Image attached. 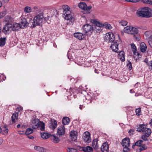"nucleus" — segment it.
Returning <instances> with one entry per match:
<instances>
[{"label": "nucleus", "mask_w": 152, "mask_h": 152, "mask_svg": "<svg viewBox=\"0 0 152 152\" xmlns=\"http://www.w3.org/2000/svg\"><path fill=\"white\" fill-rule=\"evenodd\" d=\"M83 138L84 140L87 143H89L90 142L91 140L90 133L88 132H85Z\"/></svg>", "instance_id": "2eb2a0df"}, {"label": "nucleus", "mask_w": 152, "mask_h": 152, "mask_svg": "<svg viewBox=\"0 0 152 152\" xmlns=\"http://www.w3.org/2000/svg\"><path fill=\"white\" fill-rule=\"evenodd\" d=\"M43 13L42 12L37 14L33 19H30L29 20V26L31 27L34 28L37 26H41L44 20Z\"/></svg>", "instance_id": "f257e3e1"}, {"label": "nucleus", "mask_w": 152, "mask_h": 152, "mask_svg": "<svg viewBox=\"0 0 152 152\" xmlns=\"http://www.w3.org/2000/svg\"><path fill=\"white\" fill-rule=\"evenodd\" d=\"M12 25L9 23H7L4 26L2 31L5 34L9 33L12 31H13Z\"/></svg>", "instance_id": "0eeeda50"}, {"label": "nucleus", "mask_w": 152, "mask_h": 152, "mask_svg": "<svg viewBox=\"0 0 152 152\" xmlns=\"http://www.w3.org/2000/svg\"><path fill=\"white\" fill-rule=\"evenodd\" d=\"M143 142V141L142 140H139L135 143V145L137 146H141Z\"/></svg>", "instance_id": "37998d69"}, {"label": "nucleus", "mask_w": 152, "mask_h": 152, "mask_svg": "<svg viewBox=\"0 0 152 152\" xmlns=\"http://www.w3.org/2000/svg\"><path fill=\"white\" fill-rule=\"evenodd\" d=\"M70 136L72 141H75L77 138V135L75 131H72L70 133Z\"/></svg>", "instance_id": "aec40b11"}, {"label": "nucleus", "mask_w": 152, "mask_h": 152, "mask_svg": "<svg viewBox=\"0 0 152 152\" xmlns=\"http://www.w3.org/2000/svg\"><path fill=\"white\" fill-rule=\"evenodd\" d=\"M147 148L148 147L147 146L144 144L142 145L137 148L136 151V152H141L144 150L147 149Z\"/></svg>", "instance_id": "6ab92c4d"}, {"label": "nucleus", "mask_w": 152, "mask_h": 152, "mask_svg": "<svg viewBox=\"0 0 152 152\" xmlns=\"http://www.w3.org/2000/svg\"><path fill=\"white\" fill-rule=\"evenodd\" d=\"M120 23L122 26H124L127 25V22L126 20H122L120 22Z\"/></svg>", "instance_id": "a18cd8bd"}, {"label": "nucleus", "mask_w": 152, "mask_h": 152, "mask_svg": "<svg viewBox=\"0 0 152 152\" xmlns=\"http://www.w3.org/2000/svg\"><path fill=\"white\" fill-rule=\"evenodd\" d=\"M124 32L131 34H133L134 37L137 40H139L140 39L139 37H137L135 34H137L138 31V30L136 28L132 26H127L124 28Z\"/></svg>", "instance_id": "7ed1b4c3"}, {"label": "nucleus", "mask_w": 152, "mask_h": 152, "mask_svg": "<svg viewBox=\"0 0 152 152\" xmlns=\"http://www.w3.org/2000/svg\"><path fill=\"white\" fill-rule=\"evenodd\" d=\"M135 112L136 115L138 116H140L141 114V108H137Z\"/></svg>", "instance_id": "ea45409f"}, {"label": "nucleus", "mask_w": 152, "mask_h": 152, "mask_svg": "<svg viewBox=\"0 0 152 152\" xmlns=\"http://www.w3.org/2000/svg\"><path fill=\"white\" fill-rule=\"evenodd\" d=\"M18 113H14L13 114L12 117V118H13L15 119H17L18 118Z\"/></svg>", "instance_id": "8fccbe9b"}, {"label": "nucleus", "mask_w": 152, "mask_h": 152, "mask_svg": "<svg viewBox=\"0 0 152 152\" xmlns=\"http://www.w3.org/2000/svg\"><path fill=\"white\" fill-rule=\"evenodd\" d=\"M118 58L120 59L121 61L123 62L125 60L124 53L123 51H120L118 55Z\"/></svg>", "instance_id": "b1692460"}, {"label": "nucleus", "mask_w": 152, "mask_h": 152, "mask_svg": "<svg viewBox=\"0 0 152 152\" xmlns=\"http://www.w3.org/2000/svg\"><path fill=\"white\" fill-rule=\"evenodd\" d=\"M24 11L25 12L30 13L31 12V9L30 7L26 6L24 8Z\"/></svg>", "instance_id": "72a5a7b5"}, {"label": "nucleus", "mask_w": 152, "mask_h": 152, "mask_svg": "<svg viewBox=\"0 0 152 152\" xmlns=\"http://www.w3.org/2000/svg\"><path fill=\"white\" fill-rule=\"evenodd\" d=\"M149 137V136H146V135L144 134L142 136V139L145 141H148V137Z\"/></svg>", "instance_id": "09e8293b"}, {"label": "nucleus", "mask_w": 152, "mask_h": 152, "mask_svg": "<svg viewBox=\"0 0 152 152\" xmlns=\"http://www.w3.org/2000/svg\"><path fill=\"white\" fill-rule=\"evenodd\" d=\"M34 11L36 12L37 14H39V13L41 12H42L40 8L38 7L35 6L34 7Z\"/></svg>", "instance_id": "4c0bfd02"}, {"label": "nucleus", "mask_w": 152, "mask_h": 152, "mask_svg": "<svg viewBox=\"0 0 152 152\" xmlns=\"http://www.w3.org/2000/svg\"><path fill=\"white\" fill-rule=\"evenodd\" d=\"M145 35L146 37L147 38H150L151 36V35L150 34V32L149 31H146L145 32Z\"/></svg>", "instance_id": "de8ad7c7"}, {"label": "nucleus", "mask_w": 152, "mask_h": 152, "mask_svg": "<svg viewBox=\"0 0 152 152\" xmlns=\"http://www.w3.org/2000/svg\"><path fill=\"white\" fill-rule=\"evenodd\" d=\"M23 109V108L21 106L18 107L17 108V110L18 112H20Z\"/></svg>", "instance_id": "6e6d98bb"}, {"label": "nucleus", "mask_w": 152, "mask_h": 152, "mask_svg": "<svg viewBox=\"0 0 152 152\" xmlns=\"http://www.w3.org/2000/svg\"><path fill=\"white\" fill-rule=\"evenodd\" d=\"M67 150L68 152H77L76 149L72 148H68Z\"/></svg>", "instance_id": "a19ab883"}, {"label": "nucleus", "mask_w": 152, "mask_h": 152, "mask_svg": "<svg viewBox=\"0 0 152 152\" xmlns=\"http://www.w3.org/2000/svg\"><path fill=\"white\" fill-rule=\"evenodd\" d=\"M50 127L51 129H55L57 126V122L56 121H52L49 124Z\"/></svg>", "instance_id": "7c9ffc66"}, {"label": "nucleus", "mask_w": 152, "mask_h": 152, "mask_svg": "<svg viewBox=\"0 0 152 152\" xmlns=\"http://www.w3.org/2000/svg\"><path fill=\"white\" fill-rule=\"evenodd\" d=\"M121 145L123 146H130V141L129 138L126 137L122 140V142Z\"/></svg>", "instance_id": "ddd939ff"}, {"label": "nucleus", "mask_w": 152, "mask_h": 152, "mask_svg": "<svg viewBox=\"0 0 152 152\" xmlns=\"http://www.w3.org/2000/svg\"><path fill=\"white\" fill-rule=\"evenodd\" d=\"M19 134H24V132L23 131H20L18 132Z\"/></svg>", "instance_id": "0e129e2a"}, {"label": "nucleus", "mask_w": 152, "mask_h": 152, "mask_svg": "<svg viewBox=\"0 0 152 152\" xmlns=\"http://www.w3.org/2000/svg\"><path fill=\"white\" fill-rule=\"evenodd\" d=\"M104 24V28L106 29H110L111 28V26L110 24L107 23H105Z\"/></svg>", "instance_id": "e433bc0d"}, {"label": "nucleus", "mask_w": 152, "mask_h": 152, "mask_svg": "<svg viewBox=\"0 0 152 152\" xmlns=\"http://www.w3.org/2000/svg\"><path fill=\"white\" fill-rule=\"evenodd\" d=\"M6 38H0V46L1 47L3 46L6 43Z\"/></svg>", "instance_id": "2f4dec72"}, {"label": "nucleus", "mask_w": 152, "mask_h": 152, "mask_svg": "<svg viewBox=\"0 0 152 152\" xmlns=\"http://www.w3.org/2000/svg\"><path fill=\"white\" fill-rule=\"evenodd\" d=\"M4 134H8V129L5 128V129L4 130Z\"/></svg>", "instance_id": "bf43d9fd"}, {"label": "nucleus", "mask_w": 152, "mask_h": 152, "mask_svg": "<svg viewBox=\"0 0 152 152\" xmlns=\"http://www.w3.org/2000/svg\"><path fill=\"white\" fill-rule=\"evenodd\" d=\"M152 10L145 7L139 9L137 12V16L143 18H148L152 17Z\"/></svg>", "instance_id": "f03ea898"}, {"label": "nucleus", "mask_w": 152, "mask_h": 152, "mask_svg": "<svg viewBox=\"0 0 152 152\" xmlns=\"http://www.w3.org/2000/svg\"><path fill=\"white\" fill-rule=\"evenodd\" d=\"M81 150L83 151L84 152H92L93 149L90 146H87L86 147H82L81 148Z\"/></svg>", "instance_id": "a211bd4d"}, {"label": "nucleus", "mask_w": 152, "mask_h": 152, "mask_svg": "<svg viewBox=\"0 0 152 152\" xmlns=\"http://www.w3.org/2000/svg\"><path fill=\"white\" fill-rule=\"evenodd\" d=\"M134 56L135 55H136V56L137 55V56H138V57H137V58L138 57V58H140L141 57V55H140V54L139 53L137 52V51L135 52L134 54Z\"/></svg>", "instance_id": "603ef678"}, {"label": "nucleus", "mask_w": 152, "mask_h": 152, "mask_svg": "<svg viewBox=\"0 0 152 152\" xmlns=\"http://www.w3.org/2000/svg\"><path fill=\"white\" fill-rule=\"evenodd\" d=\"M69 118L68 117H64L62 119V123L64 125H67L68 124L69 122Z\"/></svg>", "instance_id": "bb28decb"}, {"label": "nucleus", "mask_w": 152, "mask_h": 152, "mask_svg": "<svg viewBox=\"0 0 152 152\" xmlns=\"http://www.w3.org/2000/svg\"><path fill=\"white\" fill-rule=\"evenodd\" d=\"M148 43H149L151 47V48H152V41H149Z\"/></svg>", "instance_id": "69168bd1"}, {"label": "nucleus", "mask_w": 152, "mask_h": 152, "mask_svg": "<svg viewBox=\"0 0 152 152\" xmlns=\"http://www.w3.org/2000/svg\"><path fill=\"white\" fill-rule=\"evenodd\" d=\"M101 150L102 152H108L109 151V145L107 142L104 143L101 147Z\"/></svg>", "instance_id": "4468645a"}, {"label": "nucleus", "mask_w": 152, "mask_h": 152, "mask_svg": "<svg viewBox=\"0 0 152 152\" xmlns=\"http://www.w3.org/2000/svg\"><path fill=\"white\" fill-rule=\"evenodd\" d=\"M115 37L113 33H107L104 37V41L108 42H112L115 41Z\"/></svg>", "instance_id": "39448f33"}, {"label": "nucleus", "mask_w": 152, "mask_h": 152, "mask_svg": "<svg viewBox=\"0 0 152 152\" xmlns=\"http://www.w3.org/2000/svg\"><path fill=\"white\" fill-rule=\"evenodd\" d=\"M144 134L146 135V136H149L151 133V129L145 128V130H144Z\"/></svg>", "instance_id": "c85d7f7f"}, {"label": "nucleus", "mask_w": 152, "mask_h": 152, "mask_svg": "<svg viewBox=\"0 0 152 152\" xmlns=\"http://www.w3.org/2000/svg\"><path fill=\"white\" fill-rule=\"evenodd\" d=\"M128 62V63L127 64V66L128 67V68L130 70H131L132 69V64L131 63L130 61H129Z\"/></svg>", "instance_id": "49530a36"}, {"label": "nucleus", "mask_w": 152, "mask_h": 152, "mask_svg": "<svg viewBox=\"0 0 152 152\" xmlns=\"http://www.w3.org/2000/svg\"><path fill=\"white\" fill-rule=\"evenodd\" d=\"M94 71L97 74H98L99 73V72L96 69H95Z\"/></svg>", "instance_id": "774afa93"}, {"label": "nucleus", "mask_w": 152, "mask_h": 152, "mask_svg": "<svg viewBox=\"0 0 152 152\" xmlns=\"http://www.w3.org/2000/svg\"><path fill=\"white\" fill-rule=\"evenodd\" d=\"M45 124L42 122L40 121L38 128L41 131H44L45 129Z\"/></svg>", "instance_id": "c756f323"}, {"label": "nucleus", "mask_w": 152, "mask_h": 152, "mask_svg": "<svg viewBox=\"0 0 152 152\" xmlns=\"http://www.w3.org/2000/svg\"><path fill=\"white\" fill-rule=\"evenodd\" d=\"M92 146L94 149H97L98 148V140L97 139H95L93 140L92 142Z\"/></svg>", "instance_id": "393cba45"}, {"label": "nucleus", "mask_w": 152, "mask_h": 152, "mask_svg": "<svg viewBox=\"0 0 152 152\" xmlns=\"http://www.w3.org/2000/svg\"><path fill=\"white\" fill-rule=\"evenodd\" d=\"M126 1L128 2H136L139 1L140 0H125Z\"/></svg>", "instance_id": "5fc2aeb1"}, {"label": "nucleus", "mask_w": 152, "mask_h": 152, "mask_svg": "<svg viewBox=\"0 0 152 152\" xmlns=\"http://www.w3.org/2000/svg\"><path fill=\"white\" fill-rule=\"evenodd\" d=\"M93 23L96 25L95 27H103L104 26V24L96 20H93Z\"/></svg>", "instance_id": "cd10ccee"}, {"label": "nucleus", "mask_w": 152, "mask_h": 152, "mask_svg": "<svg viewBox=\"0 0 152 152\" xmlns=\"http://www.w3.org/2000/svg\"><path fill=\"white\" fill-rule=\"evenodd\" d=\"M134 132V130L133 129H130L129 132V134L130 135H132L133 134Z\"/></svg>", "instance_id": "4d7b16f0"}, {"label": "nucleus", "mask_w": 152, "mask_h": 152, "mask_svg": "<svg viewBox=\"0 0 152 152\" xmlns=\"http://www.w3.org/2000/svg\"><path fill=\"white\" fill-rule=\"evenodd\" d=\"M86 98L88 104L91 103L93 99L90 95L88 94L86 96Z\"/></svg>", "instance_id": "473e14b6"}, {"label": "nucleus", "mask_w": 152, "mask_h": 152, "mask_svg": "<svg viewBox=\"0 0 152 152\" xmlns=\"http://www.w3.org/2000/svg\"><path fill=\"white\" fill-rule=\"evenodd\" d=\"M144 61L146 63L147 65H148V64H149V63L148 62V59L147 58H145L144 60Z\"/></svg>", "instance_id": "e2e57ef3"}, {"label": "nucleus", "mask_w": 152, "mask_h": 152, "mask_svg": "<svg viewBox=\"0 0 152 152\" xmlns=\"http://www.w3.org/2000/svg\"><path fill=\"white\" fill-rule=\"evenodd\" d=\"M124 148L123 152H129L130 151V149L129 148V146H123Z\"/></svg>", "instance_id": "79ce46f5"}, {"label": "nucleus", "mask_w": 152, "mask_h": 152, "mask_svg": "<svg viewBox=\"0 0 152 152\" xmlns=\"http://www.w3.org/2000/svg\"><path fill=\"white\" fill-rule=\"evenodd\" d=\"M131 48L132 49V51L133 53L134 54L135 52L137 51V48L136 46L133 43H132L131 44Z\"/></svg>", "instance_id": "58836bf2"}, {"label": "nucleus", "mask_w": 152, "mask_h": 152, "mask_svg": "<svg viewBox=\"0 0 152 152\" xmlns=\"http://www.w3.org/2000/svg\"><path fill=\"white\" fill-rule=\"evenodd\" d=\"M50 137L51 141L54 143H57L60 141V139L59 138L55 135L51 134Z\"/></svg>", "instance_id": "f3484780"}, {"label": "nucleus", "mask_w": 152, "mask_h": 152, "mask_svg": "<svg viewBox=\"0 0 152 152\" xmlns=\"http://www.w3.org/2000/svg\"><path fill=\"white\" fill-rule=\"evenodd\" d=\"M142 2L144 3L150 4L152 3L151 1L149 0H142Z\"/></svg>", "instance_id": "3c124183"}, {"label": "nucleus", "mask_w": 152, "mask_h": 152, "mask_svg": "<svg viewBox=\"0 0 152 152\" xmlns=\"http://www.w3.org/2000/svg\"><path fill=\"white\" fill-rule=\"evenodd\" d=\"M65 133V128L64 125L59 127L57 131V134L59 137L64 135Z\"/></svg>", "instance_id": "1a4fd4ad"}, {"label": "nucleus", "mask_w": 152, "mask_h": 152, "mask_svg": "<svg viewBox=\"0 0 152 152\" xmlns=\"http://www.w3.org/2000/svg\"><path fill=\"white\" fill-rule=\"evenodd\" d=\"M33 133V129L31 128H28L26 129L25 134L26 135H29Z\"/></svg>", "instance_id": "f704fd0d"}, {"label": "nucleus", "mask_w": 152, "mask_h": 152, "mask_svg": "<svg viewBox=\"0 0 152 152\" xmlns=\"http://www.w3.org/2000/svg\"><path fill=\"white\" fill-rule=\"evenodd\" d=\"M148 65L149 66L150 68L151 67V70H152V61H150L149 62V64H148Z\"/></svg>", "instance_id": "13d9d810"}, {"label": "nucleus", "mask_w": 152, "mask_h": 152, "mask_svg": "<svg viewBox=\"0 0 152 152\" xmlns=\"http://www.w3.org/2000/svg\"><path fill=\"white\" fill-rule=\"evenodd\" d=\"M82 28L84 32L86 33L90 32L91 34L93 30H94L92 26L88 24L84 25L82 27Z\"/></svg>", "instance_id": "423d86ee"}, {"label": "nucleus", "mask_w": 152, "mask_h": 152, "mask_svg": "<svg viewBox=\"0 0 152 152\" xmlns=\"http://www.w3.org/2000/svg\"><path fill=\"white\" fill-rule=\"evenodd\" d=\"M74 36L75 37L80 40L82 39L84 37L82 33L79 32L74 33Z\"/></svg>", "instance_id": "412c9836"}, {"label": "nucleus", "mask_w": 152, "mask_h": 152, "mask_svg": "<svg viewBox=\"0 0 152 152\" xmlns=\"http://www.w3.org/2000/svg\"><path fill=\"white\" fill-rule=\"evenodd\" d=\"M41 137L44 139H46L50 137L51 134L47 132H42L41 134Z\"/></svg>", "instance_id": "5701e85b"}, {"label": "nucleus", "mask_w": 152, "mask_h": 152, "mask_svg": "<svg viewBox=\"0 0 152 152\" xmlns=\"http://www.w3.org/2000/svg\"><path fill=\"white\" fill-rule=\"evenodd\" d=\"M64 11L63 13V17L67 20H70L72 19V14L69 10L70 8L67 5H64Z\"/></svg>", "instance_id": "20e7f679"}, {"label": "nucleus", "mask_w": 152, "mask_h": 152, "mask_svg": "<svg viewBox=\"0 0 152 152\" xmlns=\"http://www.w3.org/2000/svg\"><path fill=\"white\" fill-rule=\"evenodd\" d=\"M145 126L144 124H140L137 125L136 130L139 132H143L145 130Z\"/></svg>", "instance_id": "dca6fc26"}, {"label": "nucleus", "mask_w": 152, "mask_h": 152, "mask_svg": "<svg viewBox=\"0 0 152 152\" xmlns=\"http://www.w3.org/2000/svg\"><path fill=\"white\" fill-rule=\"evenodd\" d=\"M149 124L150 125H152V118L150 121Z\"/></svg>", "instance_id": "338daca9"}, {"label": "nucleus", "mask_w": 152, "mask_h": 152, "mask_svg": "<svg viewBox=\"0 0 152 152\" xmlns=\"http://www.w3.org/2000/svg\"><path fill=\"white\" fill-rule=\"evenodd\" d=\"M40 121L38 119H35L31 121V126L32 128L36 129L38 128Z\"/></svg>", "instance_id": "f8f14e48"}, {"label": "nucleus", "mask_w": 152, "mask_h": 152, "mask_svg": "<svg viewBox=\"0 0 152 152\" xmlns=\"http://www.w3.org/2000/svg\"><path fill=\"white\" fill-rule=\"evenodd\" d=\"M12 29L13 31H16L21 28L19 23H15L12 25Z\"/></svg>", "instance_id": "a878e982"}, {"label": "nucleus", "mask_w": 152, "mask_h": 152, "mask_svg": "<svg viewBox=\"0 0 152 152\" xmlns=\"http://www.w3.org/2000/svg\"><path fill=\"white\" fill-rule=\"evenodd\" d=\"M78 7L80 8L85 10L90 11L91 8V6H89L88 7L85 2H81L78 4Z\"/></svg>", "instance_id": "9b49d317"}, {"label": "nucleus", "mask_w": 152, "mask_h": 152, "mask_svg": "<svg viewBox=\"0 0 152 152\" xmlns=\"http://www.w3.org/2000/svg\"><path fill=\"white\" fill-rule=\"evenodd\" d=\"M34 148L35 150L40 152H43L44 151L43 148L39 146H34Z\"/></svg>", "instance_id": "c9c22d12"}, {"label": "nucleus", "mask_w": 152, "mask_h": 152, "mask_svg": "<svg viewBox=\"0 0 152 152\" xmlns=\"http://www.w3.org/2000/svg\"><path fill=\"white\" fill-rule=\"evenodd\" d=\"M120 41L117 40L114 41L112 43L111 45L110 46V48L112 50L115 52L118 53V45Z\"/></svg>", "instance_id": "6e6552de"}, {"label": "nucleus", "mask_w": 152, "mask_h": 152, "mask_svg": "<svg viewBox=\"0 0 152 152\" xmlns=\"http://www.w3.org/2000/svg\"><path fill=\"white\" fill-rule=\"evenodd\" d=\"M49 10H50L52 12H57V10L55 9L51 8V9Z\"/></svg>", "instance_id": "680f3d73"}, {"label": "nucleus", "mask_w": 152, "mask_h": 152, "mask_svg": "<svg viewBox=\"0 0 152 152\" xmlns=\"http://www.w3.org/2000/svg\"><path fill=\"white\" fill-rule=\"evenodd\" d=\"M21 28H24L28 25H29V22L28 23L26 19L25 18H20V20L19 23Z\"/></svg>", "instance_id": "9d476101"}, {"label": "nucleus", "mask_w": 152, "mask_h": 152, "mask_svg": "<svg viewBox=\"0 0 152 152\" xmlns=\"http://www.w3.org/2000/svg\"><path fill=\"white\" fill-rule=\"evenodd\" d=\"M6 14V12L5 11H3L0 13V15H2V16L0 17V18H2Z\"/></svg>", "instance_id": "864d4df0"}, {"label": "nucleus", "mask_w": 152, "mask_h": 152, "mask_svg": "<svg viewBox=\"0 0 152 152\" xmlns=\"http://www.w3.org/2000/svg\"><path fill=\"white\" fill-rule=\"evenodd\" d=\"M12 123H11L12 124H13L14 123H15V118H13L12 117Z\"/></svg>", "instance_id": "052dcab7"}, {"label": "nucleus", "mask_w": 152, "mask_h": 152, "mask_svg": "<svg viewBox=\"0 0 152 152\" xmlns=\"http://www.w3.org/2000/svg\"><path fill=\"white\" fill-rule=\"evenodd\" d=\"M102 27H95V31L97 33H99L101 32L102 29L101 28Z\"/></svg>", "instance_id": "c03bdc74"}, {"label": "nucleus", "mask_w": 152, "mask_h": 152, "mask_svg": "<svg viewBox=\"0 0 152 152\" xmlns=\"http://www.w3.org/2000/svg\"><path fill=\"white\" fill-rule=\"evenodd\" d=\"M140 51L142 52H145L147 49V46L146 44L143 42H141L140 44Z\"/></svg>", "instance_id": "4be33fe9"}]
</instances>
